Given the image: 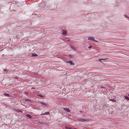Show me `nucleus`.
I'll return each mask as SVG.
<instances>
[{"label":"nucleus","instance_id":"obj_21","mask_svg":"<svg viewBox=\"0 0 129 129\" xmlns=\"http://www.w3.org/2000/svg\"><path fill=\"white\" fill-rule=\"evenodd\" d=\"M45 114V113H44V114H41V115H44Z\"/></svg>","mask_w":129,"mask_h":129},{"label":"nucleus","instance_id":"obj_18","mask_svg":"<svg viewBox=\"0 0 129 129\" xmlns=\"http://www.w3.org/2000/svg\"><path fill=\"white\" fill-rule=\"evenodd\" d=\"M31 89H35V88H34V87L32 88Z\"/></svg>","mask_w":129,"mask_h":129},{"label":"nucleus","instance_id":"obj_22","mask_svg":"<svg viewBox=\"0 0 129 129\" xmlns=\"http://www.w3.org/2000/svg\"><path fill=\"white\" fill-rule=\"evenodd\" d=\"M81 113L82 112L81 111H79Z\"/></svg>","mask_w":129,"mask_h":129},{"label":"nucleus","instance_id":"obj_2","mask_svg":"<svg viewBox=\"0 0 129 129\" xmlns=\"http://www.w3.org/2000/svg\"><path fill=\"white\" fill-rule=\"evenodd\" d=\"M30 56L32 57L37 56H38V55L34 53H32L31 55H30Z\"/></svg>","mask_w":129,"mask_h":129},{"label":"nucleus","instance_id":"obj_17","mask_svg":"<svg viewBox=\"0 0 129 129\" xmlns=\"http://www.w3.org/2000/svg\"><path fill=\"white\" fill-rule=\"evenodd\" d=\"M91 47L92 46H90L88 47V48L89 49H90L91 48Z\"/></svg>","mask_w":129,"mask_h":129},{"label":"nucleus","instance_id":"obj_16","mask_svg":"<svg viewBox=\"0 0 129 129\" xmlns=\"http://www.w3.org/2000/svg\"><path fill=\"white\" fill-rule=\"evenodd\" d=\"M45 113L46 114H49V112H46Z\"/></svg>","mask_w":129,"mask_h":129},{"label":"nucleus","instance_id":"obj_20","mask_svg":"<svg viewBox=\"0 0 129 129\" xmlns=\"http://www.w3.org/2000/svg\"><path fill=\"white\" fill-rule=\"evenodd\" d=\"M25 100L26 101H28V100H27L26 99H25Z\"/></svg>","mask_w":129,"mask_h":129},{"label":"nucleus","instance_id":"obj_7","mask_svg":"<svg viewBox=\"0 0 129 129\" xmlns=\"http://www.w3.org/2000/svg\"><path fill=\"white\" fill-rule=\"evenodd\" d=\"M63 109L67 112H69L70 111L69 109L68 108H63Z\"/></svg>","mask_w":129,"mask_h":129},{"label":"nucleus","instance_id":"obj_19","mask_svg":"<svg viewBox=\"0 0 129 129\" xmlns=\"http://www.w3.org/2000/svg\"><path fill=\"white\" fill-rule=\"evenodd\" d=\"M4 71L5 72H6V69H5Z\"/></svg>","mask_w":129,"mask_h":129},{"label":"nucleus","instance_id":"obj_9","mask_svg":"<svg viewBox=\"0 0 129 129\" xmlns=\"http://www.w3.org/2000/svg\"><path fill=\"white\" fill-rule=\"evenodd\" d=\"M40 103L42 105H45V106H47V105L46 104L44 103H43V102H40Z\"/></svg>","mask_w":129,"mask_h":129},{"label":"nucleus","instance_id":"obj_13","mask_svg":"<svg viewBox=\"0 0 129 129\" xmlns=\"http://www.w3.org/2000/svg\"><path fill=\"white\" fill-rule=\"evenodd\" d=\"M124 97L125 98L127 99L128 100H129V98L127 96H125Z\"/></svg>","mask_w":129,"mask_h":129},{"label":"nucleus","instance_id":"obj_23","mask_svg":"<svg viewBox=\"0 0 129 129\" xmlns=\"http://www.w3.org/2000/svg\"><path fill=\"white\" fill-rule=\"evenodd\" d=\"M128 96H129V94H128Z\"/></svg>","mask_w":129,"mask_h":129},{"label":"nucleus","instance_id":"obj_3","mask_svg":"<svg viewBox=\"0 0 129 129\" xmlns=\"http://www.w3.org/2000/svg\"><path fill=\"white\" fill-rule=\"evenodd\" d=\"M107 59V58H105V57L104 58H99V59L98 60V61H100V62H102V61H101V60H105L106 59Z\"/></svg>","mask_w":129,"mask_h":129},{"label":"nucleus","instance_id":"obj_8","mask_svg":"<svg viewBox=\"0 0 129 129\" xmlns=\"http://www.w3.org/2000/svg\"><path fill=\"white\" fill-rule=\"evenodd\" d=\"M62 34L63 35H66L67 34V31L65 30H63Z\"/></svg>","mask_w":129,"mask_h":129},{"label":"nucleus","instance_id":"obj_11","mask_svg":"<svg viewBox=\"0 0 129 129\" xmlns=\"http://www.w3.org/2000/svg\"><path fill=\"white\" fill-rule=\"evenodd\" d=\"M4 95L5 96H10V95L8 94L7 93H4Z\"/></svg>","mask_w":129,"mask_h":129},{"label":"nucleus","instance_id":"obj_1","mask_svg":"<svg viewBox=\"0 0 129 129\" xmlns=\"http://www.w3.org/2000/svg\"><path fill=\"white\" fill-rule=\"evenodd\" d=\"M88 39V40H91L94 42H98V41L96 40H95L94 38L93 37H88L87 38Z\"/></svg>","mask_w":129,"mask_h":129},{"label":"nucleus","instance_id":"obj_10","mask_svg":"<svg viewBox=\"0 0 129 129\" xmlns=\"http://www.w3.org/2000/svg\"><path fill=\"white\" fill-rule=\"evenodd\" d=\"M26 115L28 118H31V116L29 114H26Z\"/></svg>","mask_w":129,"mask_h":129},{"label":"nucleus","instance_id":"obj_5","mask_svg":"<svg viewBox=\"0 0 129 129\" xmlns=\"http://www.w3.org/2000/svg\"><path fill=\"white\" fill-rule=\"evenodd\" d=\"M67 62L68 63H70L71 64H73V61L72 60L67 61Z\"/></svg>","mask_w":129,"mask_h":129},{"label":"nucleus","instance_id":"obj_12","mask_svg":"<svg viewBox=\"0 0 129 129\" xmlns=\"http://www.w3.org/2000/svg\"><path fill=\"white\" fill-rule=\"evenodd\" d=\"M110 101L113 102H114L115 101V100L114 99H110L109 100Z\"/></svg>","mask_w":129,"mask_h":129},{"label":"nucleus","instance_id":"obj_6","mask_svg":"<svg viewBox=\"0 0 129 129\" xmlns=\"http://www.w3.org/2000/svg\"><path fill=\"white\" fill-rule=\"evenodd\" d=\"M78 120L80 121H85L86 120V119H78Z\"/></svg>","mask_w":129,"mask_h":129},{"label":"nucleus","instance_id":"obj_4","mask_svg":"<svg viewBox=\"0 0 129 129\" xmlns=\"http://www.w3.org/2000/svg\"><path fill=\"white\" fill-rule=\"evenodd\" d=\"M14 110L16 111L17 112H21L22 113V111L21 110H16V109H14Z\"/></svg>","mask_w":129,"mask_h":129},{"label":"nucleus","instance_id":"obj_14","mask_svg":"<svg viewBox=\"0 0 129 129\" xmlns=\"http://www.w3.org/2000/svg\"><path fill=\"white\" fill-rule=\"evenodd\" d=\"M38 96H40L41 97H44V96L43 95H38Z\"/></svg>","mask_w":129,"mask_h":129},{"label":"nucleus","instance_id":"obj_15","mask_svg":"<svg viewBox=\"0 0 129 129\" xmlns=\"http://www.w3.org/2000/svg\"><path fill=\"white\" fill-rule=\"evenodd\" d=\"M66 129H72V128H71L69 127H66Z\"/></svg>","mask_w":129,"mask_h":129}]
</instances>
